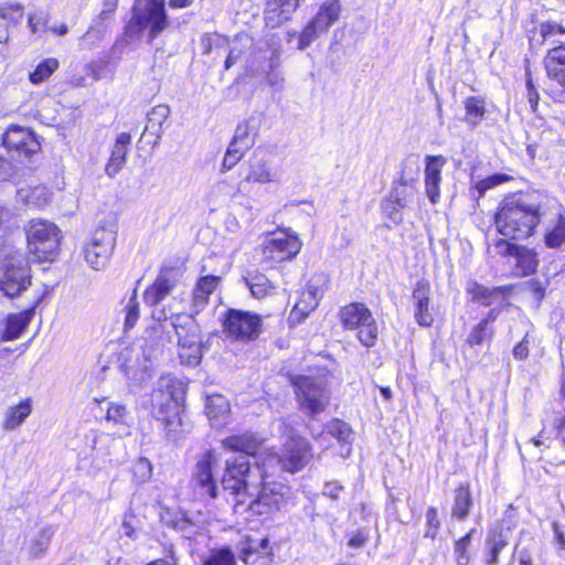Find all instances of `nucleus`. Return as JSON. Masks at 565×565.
<instances>
[{
  "label": "nucleus",
  "instance_id": "obj_37",
  "mask_svg": "<svg viewBox=\"0 0 565 565\" xmlns=\"http://www.w3.org/2000/svg\"><path fill=\"white\" fill-rule=\"evenodd\" d=\"M327 431L341 444L342 448H344L340 456H350L353 439V430L351 426L340 418H332L327 424Z\"/></svg>",
  "mask_w": 565,
  "mask_h": 565
},
{
  "label": "nucleus",
  "instance_id": "obj_33",
  "mask_svg": "<svg viewBox=\"0 0 565 565\" xmlns=\"http://www.w3.org/2000/svg\"><path fill=\"white\" fill-rule=\"evenodd\" d=\"M552 210L556 216L555 225L544 235V243L548 248H558L565 244V207L556 199L552 198Z\"/></svg>",
  "mask_w": 565,
  "mask_h": 565
},
{
  "label": "nucleus",
  "instance_id": "obj_29",
  "mask_svg": "<svg viewBox=\"0 0 565 565\" xmlns=\"http://www.w3.org/2000/svg\"><path fill=\"white\" fill-rule=\"evenodd\" d=\"M222 277L217 275H204L196 279L193 288L191 300L195 308L203 309L209 302L211 296L220 287Z\"/></svg>",
  "mask_w": 565,
  "mask_h": 565
},
{
  "label": "nucleus",
  "instance_id": "obj_36",
  "mask_svg": "<svg viewBox=\"0 0 565 565\" xmlns=\"http://www.w3.org/2000/svg\"><path fill=\"white\" fill-rule=\"evenodd\" d=\"M244 281L254 298L264 299L276 294V285L259 269L247 270Z\"/></svg>",
  "mask_w": 565,
  "mask_h": 565
},
{
  "label": "nucleus",
  "instance_id": "obj_2",
  "mask_svg": "<svg viewBox=\"0 0 565 565\" xmlns=\"http://www.w3.org/2000/svg\"><path fill=\"white\" fill-rule=\"evenodd\" d=\"M306 461H256L260 470L257 493L249 494L241 513L268 520L285 509L291 499V487L280 479L282 472L295 473L305 467Z\"/></svg>",
  "mask_w": 565,
  "mask_h": 565
},
{
  "label": "nucleus",
  "instance_id": "obj_47",
  "mask_svg": "<svg viewBox=\"0 0 565 565\" xmlns=\"http://www.w3.org/2000/svg\"><path fill=\"white\" fill-rule=\"evenodd\" d=\"M125 312V321H124V330L127 332L131 330L138 322L140 318V305L138 301V291L135 288L132 294L124 308Z\"/></svg>",
  "mask_w": 565,
  "mask_h": 565
},
{
  "label": "nucleus",
  "instance_id": "obj_51",
  "mask_svg": "<svg viewBox=\"0 0 565 565\" xmlns=\"http://www.w3.org/2000/svg\"><path fill=\"white\" fill-rule=\"evenodd\" d=\"M381 210L383 215L391 220L394 225H398L403 222L402 211L404 207L399 203H395L391 196L387 195L383 199Z\"/></svg>",
  "mask_w": 565,
  "mask_h": 565
},
{
  "label": "nucleus",
  "instance_id": "obj_11",
  "mask_svg": "<svg viewBox=\"0 0 565 565\" xmlns=\"http://www.w3.org/2000/svg\"><path fill=\"white\" fill-rule=\"evenodd\" d=\"M514 239L498 238L494 246L500 257L512 259L511 274L514 277H530L537 271L540 266L539 253L527 245L518 244Z\"/></svg>",
  "mask_w": 565,
  "mask_h": 565
},
{
  "label": "nucleus",
  "instance_id": "obj_57",
  "mask_svg": "<svg viewBox=\"0 0 565 565\" xmlns=\"http://www.w3.org/2000/svg\"><path fill=\"white\" fill-rule=\"evenodd\" d=\"M128 412L125 405L111 403L107 408L105 418L115 424H124Z\"/></svg>",
  "mask_w": 565,
  "mask_h": 565
},
{
  "label": "nucleus",
  "instance_id": "obj_62",
  "mask_svg": "<svg viewBox=\"0 0 565 565\" xmlns=\"http://www.w3.org/2000/svg\"><path fill=\"white\" fill-rule=\"evenodd\" d=\"M170 113V109L167 105H157L152 108V110L148 114L149 120L158 119L159 122L161 119H166Z\"/></svg>",
  "mask_w": 565,
  "mask_h": 565
},
{
  "label": "nucleus",
  "instance_id": "obj_18",
  "mask_svg": "<svg viewBox=\"0 0 565 565\" xmlns=\"http://www.w3.org/2000/svg\"><path fill=\"white\" fill-rule=\"evenodd\" d=\"M411 301L414 308V319L419 327L430 328L435 322L431 307V286L426 278H420L413 287Z\"/></svg>",
  "mask_w": 565,
  "mask_h": 565
},
{
  "label": "nucleus",
  "instance_id": "obj_34",
  "mask_svg": "<svg viewBox=\"0 0 565 565\" xmlns=\"http://www.w3.org/2000/svg\"><path fill=\"white\" fill-rule=\"evenodd\" d=\"M463 121L470 129L477 128L487 117V100L480 95L468 96L462 100Z\"/></svg>",
  "mask_w": 565,
  "mask_h": 565
},
{
  "label": "nucleus",
  "instance_id": "obj_39",
  "mask_svg": "<svg viewBox=\"0 0 565 565\" xmlns=\"http://www.w3.org/2000/svg\"><path fill=\"white\" fill-rule=\"evenodd\" d=\"M513 177L507 173L498 172L487 175L469 186V195L475 201H479L488 190L510 182Z\"/></svg>",
  "mask_w": 565,
  "mask_h": 565
},
{
  "label": "nucleus",
  "instance_id": "obj_46",
  "mask_svg": "<svg viewBox=\"0 0 565 565\" xmlns=\"http://www.w3.org/2000/svg\"><path fill=\"white\" fill-rule=\"evenodd\" d=\"M202 565H236V557L230 546H223L212 550Z\"/></svg>",
  "mask_w": 565,
  "mask_h": 565
},
{
  "label": "nucleus",
  "instance_id": "obj_53",
  "mask_svg": "<svg viewBox=\"0 0 565 565\" xmlns=\"http://www.w3.org/2000/svg\"><path fill=\"white\" fill-rule=\"evenodd\" d=\"M23 17V6L19 2H4L0 4V19L9 23H18Z\"/></svg>",
  "mask_w": 565,
  "mask_h": 565
},
{
  "label": "nucleus",
  "instance_id": "obj_24",
  "mask_svg": "<svg viewBox=\"0 0 565 565\" xmlns=\"http://www.w3.org/2000/svg\"><path fill=\"white\" fill-rule=\"evenodd\" d=\"M301 0H265L264 20L266 26L276 29L289 21L299 9Z\"/></svg>",
  "mask_w": 565,
  "mask_h": 565
},
{
  "label": "nucleus",
  "instance_id": "obj_61",
  "mask_svg": "<svg viewBox=\"0 0 565 565\" xmlns=\"http://www.w3.org/2000/svg\"><path fill=\"white\" fill-rule=\"evenodd\" d=\"M554 533L553 543L555 544L558 552H565V534L557 523L552 524Z\"/></svg>",
  "mask_w": 565,
  "mask_h": 565
},
{
  "label": "nucleus",
  "instance_id": "obj_50",
  "mask_svg": "<svg viewBox=\"0 0 565 565\" xmlns=\"http://www.w3.org/2000/svg\"><path fill=\"white\" fill-rule=\"evenodd\" d=\"M255 136L256 132L249 126V122L245 120L237 125L231 141L241 146H246V149H249L255 142Z\"/></svg>",
  "mask_w": 565,
  "mask_h": 565
},
{
  "label": "nucleus",
  "instance_id": "obj_35",
  "mask_svg": "<svg viewBox=\"0 0 565 565\" xmlns=\"http://www.w3.org/2000/svg\"><path fill=\"white\" fill-rule=\"evenodd\" d=\"M473 507V498L470 483L461 482L454 490L451 516L455 520L463 521L470 514Z\"/></svg>",
  "mask_w": 565,
  "mask_h": 565
},
{
  "label": "nucleus",
  "instance_id": "obj_4",
  "mask_svg": "<svg viewBox=\"0 0 565 565\" xmlns=\"http://www.w3.org/2000/svg\"><path fill=\"white\" fill-rule=\"evenodd\" d=\"M26 253L33 263H53L60 255L62 232L53 222L32 218L25 227Z\"/></svg>",
  "mask_w": 565,
  "mask_h": 565
},
{
  "label": "nucleus",
  "instance_id": "obj_14",
  "mask_svg": "<svg viewBox=\"0 0 565 565\" xmlns=\"http://www.w3.org/2000/svg\"><path fill=\"white\" fill-rule=\"evenodd\" d=\"M142 7H135L132 21L140 30H148L151 40L159 36L170 24L166 0H140Z\"/></svg>",
  "mask_w": 565,
  "mask_h": 565
},
{
  "label": "nucleus",
  "instance_id": "obj_9",
  "mask_svg": "<svg viewBox=\"0 0 565 565\" xmlns=\"http://www.w3.org/2000/svg\"><path fill=\"white\" fill-rule=\"evenodd\" d=\"M184 404L172 395L168 396L154 412V419L161 425L167 446L175 447L185 439L188 430L182 420Z\"/></svg>",
  "mask_w": 565,
  "mask_h": 565
},
{
  "label": "nucleus",
  "instance_id": "obj_19",
  "mask_svg": "<svg viewBox=\"0 0 565 565\" xmlns=\"http://www.w3.org/2000/svg\"><path fill=\"white\" fill-rule=\"evenodd\" d=\"M239 558L245 565H270L274 561V550L268 536H244Z\"/></svg>",
  "mask_w": 565,
  "mask_h": 565
},
{
  "label": "nucleus",
  "instance_id": "obj_30",
  "mask_svg": "<svg viewBox=\"0 0 565 565\" xmlns=\"http://www.w3.org/2000/svg\"><path fill=\"white\" fill-rule=\"evenodd\" d=\"M230 38L218 32L204 33L200 38V46L203 55L210 58L211 64L221 60L228 49Z\"/></svg>",
  "mask_w": 565,
  "mask_h": 565
},
{
  "label": "nucleus",
  "instance_id": "obj_60",
  "mask_svg": "<svg viewBox=\"0 0 565 565\" xmlns=\"http://www.w3.org/2000/svg\"><path fill=\"white\" fill-rule=\"evenodd\" d=\"M530 349H529V340L527 334L518 343L514 345L512 350V354L515 360L523 361L529 356Z\"/></svg>",
  "mask_w": 565,
  "mask_h": 565
},
{
  "label": "nucleus",
  "instance_id": "obj_26",
  "mask_svg": "<svg viewBox=\"0 0 565 565\" xmlns=\"http://www.w3.org/2000/svg\"><path fill=\"white\" fill-rule=\"evenodd\" d=\"M512 525H504L502 521L499 526L489 531L487 536L486 565H497L499 563L500 553L509 545V533Z\"/></svg>",
  "mask_w": 565,
  "mask_h": 565
},
{
  "label": "nucleus",
  "instance_id": "obj_40",
  "mask_svg": "<svg viewBox=\"0 0 565 565\" xmlns=\"http://www.w3.org/2000/svg\"><path fill=\"white\" fill-rule=\"evenodd\" d=\"M60 67V61L56 57H46L35 65L28 75V79L33 85H40L47 81Z\"/></svg>",
  "mask_w": 565,
  "mask_h": 565
},
{
  "label": "nucleus",
  "instance_id": "obj_58",
  "mask_svg": "<svg viewBox=\"0 0 565 565\" xmlns=\"http://www.w3.org/2000/svg\"><path fill=\"white\" fill-rule=\"evenodd\" d=\"M246 50L244 47L238 46H230L225 52V60L223 64V70L228 71L238 60L243 57Z\"/></svg>",
  "mask_w": 565,
  "mask_h": 565
},
{
  "label": "nucleus",
  "instance_id": "obj_56",
  "mask_svg": "<svg viewBox=\"0 0 565 565\" xmlns=\"http://www.w3.org/2000/svg\"><path fill=\"white\" fill-rule=\"evenodd\" d=\"M370 541L367 531L358 529L347 534V544L352 550H359L364 547Z\"/></svg>",
  "mask_w": 565,
  "mask_h": 565
},
{
  "label": "nucleus",
  "instance_id": "obj_45",
  "mask_svg": "<svg viewBox=\"0 0 565 565\" xmlns=\"http://www.w3.org/2000/svg\"><path fill=\"white\" fill-rule=\"evenodd\" d=\"M413 183L414 180H407L402 171L398 180L396 181V185L393 188L388 196H391L395 203H399L405 209L413 194Z\"/></svg>",
  "mask_w": 565,
  "mask_h": 565
},
{
  "label": "nucleus",
  "instance_id": "obj_23",
  "mask_svg": "<svg viewBox=\"0 0 565 565\" xmlns=\"http://www.w3.org/2000/svg\"><path fill=\"white\" fill-rule=\"evenodd\" d=\"M190 487L195 500H214L217 498V486L212 471V461H199Z\"/></svg>",
  "mask_w": 565,
  "mask_h": 565
},
{
  "label": "nucleus",
  "instance_id": "obj_8",
  "mask_svg": "<svg viewBox=\"0 0 565 565\" xmlns=\"http://www.w3.org/2000/svg\"><path fill=\"white\" fill-rule=\"evenodd\" d=\"M171 326L178 335V356L181 364L199 365L203 356V343L194 317L185 312L175 313L171 317Z\"/></svg>",
  "mask_w": 565,
  "mask_h": 565
},
{
  "label": "nucleus",
  "instance_id": "obj_49",
  "mask_svg": "<svg viewBox=\"0 0 565 565\" xmlns=\"http://www.w3.org/2000/svg\"><path fill=\"white\" fill-rule=\"evenodd\" d=\"M247 150L246 146H241L231 141L223 158L222 171L233 169L242 160Z\"/></svg>",
  "mask_w": 565,
  "mask_h": 565
},
{
  "label": "nucleus",
  "instance_id": "obj_15",
  "mask_svg": "<svg viewBox=\"0 0 565 565\" xmlns=\"http://www.w3.org/2000/svg\"><path fill=\"white\" fill-rule=\"evenodd\" d=\"M1 146L13 158H30L41 150L35 132L20 125H10L1 136Z\"/></svg>",
  "mask_w": 565,
  "mask_h": 565
},
{
  "label": "nucleus",
  "instance_id": "obj_22",
  "mask_svg": "<svg viewBox=\"0 0 565 565\" xmlns=\"http://www.w3.org/2000/svg\"><path fill=\"white\" fill-rule=\"evenodd\" d=\"M264 443L265 440L256 433L245 430L225 437L222 440V446L228 452L255 458L262 454Z\"/></svg>",
  "mask_w": 565,
  "mask_h": 565
},
{
  "label": "nucleus",
  "instance_id": "obj_52",
  "mask_svg": "<svg viewBox=\"0 0 565 565\" xmlns=\"http://www.w3.org/2000/svg\"><path fill=\"white\" fill-rule=\"evenodd\" d=\"M537 30L541 36V44L551 41L557 35L565 34V26L553 20L541 22L537 26Z\"/></svg>",
  "mask_w": 565,
  "mask_h": 565
},
{
  "label": "nucleus",
  "instance_id": "obj_63",
  "mask_svg": "<svg viewBox=\"0 0 565 565\" xmlns=\"http://www.w3.org/2000/svg\"><path fill=\"white\" fill-rule=\"evenodd\" d=\"M103 11H102V15H108V14H111L114 13L116 10H117V7H118V0H104L103 1Z\"/></svg>",
  "mask_w": 565,
  "mask_h": 565
},
{
  "label": "nucleus",
  "instance_id": "obj_54",
  "mask_svg": "<svg viewBox=\"0 0 565 565\" xmlns=\"http://www.w3.org/2000/svg\"><path fill=\"white\" fill-rule=\"evenodd\" d=\"M526 62H527V65L525 66L526 98L530 104L531 110L533 113H536L537 108H539V103H540V93L534 85L529 60H526Z\"/></svg>",
  "mask_w": 565,
  "mask_h": 565
},
{
  "label": "nucleus",
  "instance_id": "obj_48",
  "mask_svg": "<svg viewBox=\"0 0 565 565\" xmlns=\"http://www.w3.org/2000/svg\"><path fill=\"white\" fill-rule=\"evenodd\" d=\"M326 33L312 19L302 28L298 34V50H305L321 34Z\"/></svg>",
  "mask_w": 565,
  "mask_h": 565
},
{
  "label": "nucleus",
  "instance_id": "obj_7",
  "mask_svg": "<svg viewBox=\"0 0 565 565\" xmlns=\"http://www.w3.org/2000/svg\"><path fill=\"white\" fill-rule=\"evenodd\" d=\"M220 321L222 333L232 342L247 344L263 333V317L250 310L227 308Z\"/></svg>",
  "mask_w": 565,
  "mask_h": 565
},
{
  "label": "nucleus",
  "instance_id": "obj_16",
  "mask_svg": "<svg viewBox=\"0 0 565 565\" xmlns=\"http://www.w3.org/2000/svg\"><path fill=\"white\" fill-rule=\"evenodd\" d=\"M543 67L546 77L555 83L561 90L548 93L554 102H564L565 99V42L550 47L543 58Z\"/></svg>",
  "mask_w": 565,
  "mask_h": 565
},
{
  "label": "nucleus",
  "instance_id": "obj_10",
  "mask_svg": "<svg viewBox=\"0 0 565 565\" xmlns=\"http://www.w3.org/2000/svg\"><path fill=\"white\" fill-rule=\"evenodd\" d=\"M301 246L297 235L286 231L275 232L262 244V263L269 269H277L281 264L292 260Z\"/></svg>",
  "mask_w": 565,
  "mask_h": 565
},
{
  "label": "nucleus",
  "instance_id": "obj_32",
  "mask_svg": "<svg viewBox=\"0 0 565 565\" xmlns=\"http://www.w3.org/2000/svg\"><path fill=\"white\" fill-rule=\"evenodd\" d=\"M497 317V309L489 310L487 315L472 327L466 339V343L469 347H476L481 345L484 342H491L494 337V328L492 327V323L495 321Z\"/></svg>",
  "mask_w": 565,
  "mask_h": 565
},
{
  "label": "nucleus",
  "instance_id": "obj_1",
  "mask_svg": "<svg viewBox=\"0 0 565 565\" xmlns=\"http://www.w3.org/2000/svg\"><path fill=\"white\" fill-rule=\"evenodd\" d=\"M552 198L535 190L507 195L498 205L493 224L507 239L525 241L537 232L552 210Z\"/></svg>",
  "mask_w": 565,
  "mask_h": 565
},
{
  "label": "nucleus",
  "instance_id": "obj_28",
  "mask_svg": "<svg viewBox=\"0 0 565 565\" xmlns=\"http://www.w3.org/2000/svg\"><path fill=\"white\" fill-rule=\"evenodd\" d=\"M131 135L129 132H120L117 135L110 149L109 158L105 164V172L109 177H115L125 166L129 147L131 145Z\"/></svg>",
  "mask_w": 565,
  "mask_h": 565
},
{
  "label": "nucleus",
  "instance_id": "obj_20",
  "mask_svg": "<svg viewBox=\"0 0 565 565\" xmlns=\"http://www.w3.org/2000/svg\"><path fill=\"white\" fill-rule=\"evenodd\" d=\"M424 186L429 202L435 205L440 201L443 169L447 158L443 154H427L424 159Z\"/></svg>",
  "mask_w": 565,
  "mask_h": 565
},
{
  "label": "nucleus",
  "instance_id": "obj_43",
  "mask_svg": "<svg viewBox=\"0 0 565 565\" xmlns=\"http://www.w3.org/2000/svg\"><path fill=\"white\" fill-rule=\"evenodd\" d=\"M476 529H470L466 534L454 542V558L456 565H468L471 561L470 550Z\"/></svg>",
  "mask_w": 565,
  "mask_h": 565
},
{
  "label": "nucleus",
  "instance_id": "obj_31",
  "mask_svg": "<svg viewBox=\"0 0 565 565\" xmlns=\"http://www.w3.org/2000/svg\"><path fill=\"white\" fill-rule=\"evenodd\" d=\"M319 305L317 291L312 288L303 289L295 302L289 313V322L299 324L305 321L309 315L316 310Z\"/></svg>",
  "mask_w": 565,
  "mask_h": 565
},
{
  "label": "nucleus",
  "instance_id": "obj_6",
  "mask_svg": "<svg viewBox=\"0 0 565 565\" xmlns=\"http://www.w3.org/2000/svg\"><path fill=\"white\" fill-rule=\"evenodd\" d=\"M118 232L116 215L100 221L84 246V258L95 270L105 268L114 254Z\"/></svg>",
  "mask_w": 565,
  "mask_h": 565
},
{
  "label": "nucleus",
  "instance_id": "obj_64",
  "mask_svg": "<svg viewBox=\"0 0 565 565\" xmlns=\"http://www.w3.org/2000/svg\"><path fill=\"white\" fill-rule=\"evenodd\" d=\"M194 0H169V7L172 9H183L190 7Z\"/></svg>",
  "mask_w": 565,
  "mask_h": 565
},
{
  "label": "nucleus",
  "instance_id": "obj_21",
  "mask_svg": "<svg viewBox=\"0 0 565 565\" xmlns=\"http://www.w3.org/2000/svg\"><path fill=\"white\" fill-rule=\"evenodd\" d=\"M514 289L515 286L512 284L488 287L478 281H470L466 292L471 302L482 307H490L495 302L507 301L514 292Z\"/></svg>",
  "mask_w": 565,
  "mask_h": 565
},
{
  "label": "nucleus",
  "instance_id": "obj_17",
  "mask_svg": "<svg viewBox=\"0 0 565 565\" xmlns=\"http://www.w3.org/2000/svg\"><path fill=\"white\" fill-rule=\"evenodd\" d=\"M174 266H162L153 281L146 287L142 294L147 307H156L162 302L178 286V278L174 276Z\"/></svg>",
  "mask_w": 565,
  "mask_h": 565
},
{
  "label": "nucleus",
  "instance_id": "obj_5",
  "mask_svg": "<svg viewBox=\"0 0 565 565\" xmlns=\"http://www.w3.org/2000/svg\"><path fill=\"white\" fill-rule=\"evenodd\" d=\"M337 318L344 331H355L358 341L366 349L379 341V327L371 309L364 302L351 301L341 306Z\"/></svg>",
  "mask_w": 565,
  "mask_h": 565
},
{
  "label": "nucleus",
  "instance_id": "obj_41",
  "mask_svg": "<svg viewBox=\"0 0 565 565\" xmlns=\"http://www.w3.org/2000/svg\"><path fill=\"white\" fill-rule=\"evenodd\" d=\"M287 459H306L310 456L309 441L301 435L292 434L284 444Z\"/></svg>",
  "mask_w": 565,
  "mask_h": 565
},
{
  "label": "nucleus",
  "instance_id": "obj_27",
  "mask_svg": "<svg viewBox=\"0 0 565 565\" xmlns=\"http://www.w3.org/2000/svg\"><path fill=\"white\" fill-rule=\"evenodd\" d=\"M40 298L28 309L7 316L4 328L0 334V341H13L21 337L29 323L31 322L35 307L40 302Z\"/></svg>",
  "mask_w": 565,
  "mask_h": 565
},
{
  "label": "nucleus",
  "instance_id": "obj_42",
  "mask_svg": "<svg viewBox=\"0 0 565 565\" xmlns=\"http://www.w3.org/2000/svg\"><path fill=\"white\" fill-rule=\"evenodd\" d=\"M340 6L338 1L324 2L312 20L317 22L320 30L328 32L329 28L339 19Z\"/></svg>",
  "mask_w": 565,
  "mask_h": 565
},
{
  "label": "nucleus",
  "instance_id": "obj_12",
  "mask_svg": "<svg viewBox=\"0 0 565 565\" xmlns=\"http://www.w3.org/2000/svg\"><path fill=\"white\" fill-rule=\"evenodd\" d=\"M31 269L22 259L4 257L0 259V290L14 298L31 286Z\"/></svg>",
  "mask_w": 565,
  "mask_h": 565
},
{
  "label": "nucleus",
  "instance_id": "obj_25",
  "mask_svg": "<svg viewBox=\"0 0 565 565\" xmlns=\"http://www.w3.org/2000/svg\"><path fill=\"white\" fill-rule=\"evenodd\" d=\"M277 180L276 170L268 159L260 153H253L247 161V173L242 182L266 184Z\"/></svg>",
  "mask_w": 565,
  "mask_h": 565
},
{
  "label": "nucleus",
  "instance_id": "obj_3",
  "mask_svg": "<svg viewBox=\"0 0 565 565\" xmlns=\"http://www.w3.org/2000/svg\"><path fill=\"white\" fill-rule=\"evenodd\" d=\"M310 374H288L298 408L308 418L316 419L330 404V380L333 372L327 365L310 369Z\"/></svg>",
  "mask_w": 565,
  "mask_h": 565
},
{
  "label": "nucleus",
  "instance_id": "obj_44",
  "mask_svg": "<svg viewBox=\"0 0 565 565\" xmlns=\"http://www.w3.org/2000/svg\"><path fill=\"white\" fill-rule=\"evenodd\" d=\"M230 413L228 401L221 394L207 396L205 402V414L210 419L221 418Z\"/></svg>",
  "mask_w": 565,
  "mask_h": 565
},
{
  "label": "nucleus",
  "instance_id": "obj_38",
  "mask_svg": "<svg viewBox=\"0 0 565 565\" xmlns=\"http://www.w3.org/2000/svg\"><path fill=\"white\" fill-rule=\"evenodd\" d=\"M32 412L31 398H24L18 404L10 406L2 422L4 430H13L22 425Z\"/></svg>",
  "mask_w": 565,
  "mask_h": 565
},
{
  "label": "nucleus",
  "instance_id": "obj_59",
  "mask_svg": "<svg viewBox=\"0 0 565 565\" xmlns=\"http://www.w3.org/2000/svg\"><path fill=\"white\" fill-rule=\"evenodd\" d=\"M526 287L535 300L541 301L545 297L546 287L540 279H530Z\"/></svg>",
  "mask_w": 565,
  "mask_h": 565
},
{
  "label": "nucleus",
  "instance_id": "obj_13",
  "mask_svg": "<svg viewBox=\"0 0 565 565\" xmlns=\"http://www.w3.org/2000/svg\"><path fill=\"white\" fill-rule=\"evenodd\" d=\"M249 470V461H231L221 480L223 489L233 497V508L236 513H241L249 497L247 481Z\"/></svg>",
  "mask_w": 565,
  "mask_h": 565
},
{
  "label": "nucleus",
  "instance_id": "obj_55",
  "mask_svg": "<svg viewBox=\"0 0 565 565\" xmlns=\"http://www.w3.org/2000/svg\"><path fill=\"white\" fill-rule=\"evenodd\" d=\"M426 519V531L424 533V537L436 540L439 531H440V521L438 518V510L436 507H429L425 513Z\"/></svg>",
  "mask_w": 565,
  "mask_h": 565
}]
</instances>
